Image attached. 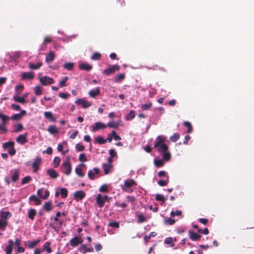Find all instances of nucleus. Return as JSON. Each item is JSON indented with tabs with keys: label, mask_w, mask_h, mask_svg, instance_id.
<instances>
[{
	"label": "nucleus",
	"mask_w": 254,
	"mask_h": 254,
	"mask_svg": "<svg viewBox=\"0 0 254 254\" xmlns=\"http://www.w3.org/2000/svg\"><path fill=\"white\" fill-rule=\"evenodd\" d=\"M14 142L12 141H9L6 142H5L2 144V147L4 149H10L12 147H14Z\"/></svg>",
	"instance_id": "2f4dec72"
},
{
	"label": "nucleus",
	"mask_w": 254,
	"mask_h": 254,
	"mask_svg": "<svg viewBox=\"0 0 254 254\" xmlns=\"http://www.w3.org/2000/svg\"><path fill=\"white\" fill-rule=\"evenodd\" d=\"M10 173L11 175V180L12 182H16L19 179L20 174L19 171L16 169H12L10 171Z\"/></svg>",
	"instance_id": "9d476101"
},
{
	"label": "nucleus",
	"mask_w": 254,
	"mask_h": 254,
	"mask_svg": "<svg viewBox=\"0 0 254 254\" xmlns=\"http://www.w3.org/2000/svg\"><path fill=\"white\" fill-rule=\"evenodd\" d=\"M82 240L81 238L78 237H75L71 239L70 242V245L73 247L77 246L79 244L82 243Z\"/></svg>",
	"instance_id": "2eb2a0df"
},
{
	"label": "nucleus",
	"mask_w": 254,
	"mask_h": 254,
	"mask_svg": "<svg viewBox=\"0 0 254 254\" xmlns=\"http://www.w3.org/2000/svg\"><path fill=\"white\" fill-rule=\"evenodd\" d=\"M173 239L171 237H168L166 238L165 240V243L166 244H170L171 247H173L175 246V244L172 243Z\"/></svg>",
	"instance_id": "49530a36"
},
{
	"label": "nucleus",
	"mask_w": 254,
	"mask_h": 254,
	"mask_svg": "<svg viewBox=\"0 0 254 254\" xmlns=\"http://www.w3.org/2000/svg\"><path fill=\"white\" fill-rule=\"evenodd\" d=\"M44 117L45 118L50 120L52 122H56V119L53 117V114L51 112H45Z\"/></svg>",
	"instance_id": "c756f323"
},
{
	"label": "nucleus",
	"mask_w": 254,
	"mask_h": 254,
	"mask_svg": "<svg viewBox=\"0 0 254 254\" xmlns=\"http://www.w3.org/2000/svg\"><path fill=\"white\" fill-rule=\"evenodd\" d=\"M103 169L105 174H108L111 172L112 165L110 164H103Z\"/></svg>",
	"instance_id": "b1692460"
},
{
	"label": "nucleus",
	"mask_w": 254,
	"mask_h": 254,
	"mask_svg": "<svg viewBox=\"0 0 254 254\" xmlns=\"http://www.w3.org/2000/svg\"><path fill=\"white\" fill-rule=\"evenodd\" d=\"M9 117L4 114H3L0 112V119L1 121V124L6 125L8 121L9 120Z\"/></svg>",
	"instance_id": "cd10ccee"
},
{
	"label": "nucleus",
	"mask_w": 254,
	"mask_h": 254,
	"mask_svg": "<svg viewBox=\"0 0 254 254\" xmlns=\"http://www.w3.org/2000/svg\"><path fill=\"white\" fill-rule=\"evenodd\" d=\"M106 127V125L102 122H98L96 123L95 125L92 127V131L95 132L100 129L105 128Z\"/></svg>",
	"instance_id": "1a4fd4ad"
},
{
	"label": "nucleus",
	"mask_w": 254,
	"mask_h": 254,
	"mask_svg": "<svg viewBox=\"0 0 254 254\" xmlns=\"http://www.w3.org/2000/svg\"><path fill=\"white\" fill-rule=\"evenodd\" d=\"M101 55L99 53H94L91 57V59L93 60H98L100 59Z\"/></svg>",
	"instance_id": "bf43d9fd"
},
{
	"label": "nucleus",
	"mask_w": 254,
	"mask_h": 254,
	"mask_svg": "<svg viewBox=\"0 0 254 254\" xmlns=\"http://www.w3.org/2000/svg\"><path fill=\"white\" fill-rule=\"evenodd\" d=\"M27 133L20 134L16 138V140L18 143L20 144H23L27 141Z\"/></svg>",
	"instance_id": "9b49d317"
},
{
	"label": "nucleus",
	"mask_w": 254,
	"mask_h": 254,
	"mask_svg": "<svg viewBox=\"0 0 254 254\" xmlns=\"http://www.w3.org/2000/svg\"><path fill=\"white\" fill-rule=\"evenodd\" d=\"M74 65V64L73 63H66L64 64L63 66L64 68L68 70H71L72 69Z\"/></svg>",
	"instance_id": "c9c22d12"
},
{
	"label": "nucleus",
	"mask_w": 254,
	"mask_h": 254,
	"mask_svg": "<svg viewBox=\"0 0 254 254\" xmlns=\"http://www.w3.org/2000/svg\"><path fill=\"white\" fill-rule=\"evenodd\" d=\"M99 172V170L97 168H94L93 170H90L88 173V177L90 179H93L95 174H97Z\"/></svg>",
	"instance_id": "a878e982"
},
{
	"label": "nucleus",
	"mask_w": 254,
	"mask_h": 254,
	"mask_svg": "<svg viewBox=\"0 0 254 254\" xmlns=\"http://www.w3.org/2000/svg\"><path fill=\"white\" fill-rule=\"evenodd\" d=\"M55 59V54L53 52H50L49 54L46 57L45 61L47 63H51Z\"/></svg>",
	"instance_id": "7c9ffc66"
},
{
	"label": "nucleus",
	"mask_w": 254,
	"mask_h": 254,
	"mask_svg": "<svg viewBox=\"0 0 254 254\" xmlns=\"http://www.w3.org/2000/svg\"><path fill=\"white\" fill-rule=\"evenodd\" d=\"M40 240H36L33 241H28L25 242V245L28 247L29 248H33L35 246H36L39 242Z\"/></svg>",
	"instance_id": "5701e85b"
},
{
	"label": "nucleus",
	"mask_w": 254,
	"mask_h": 254,
	"mask_svg": "<svg viewBox=\"0 0 254 254\" xmlns=\"http://www.w3.org/2000/svg\"><path fill=\"white\" fill-rule=\"evenodd\" d=\"M78 66L80 69L86 71H89L92 68V66L87 63H80Z\"/></svg>",
	"instance_id": "4468645a"
},
{
	"label": "nucleus",
	"mask_w": 254,
	"mask_h": 254,
	"mask_svg": "<svg viewBox=\"0 0 254 254\" xmlns=\"http://www.w3.org/2000/svg\"><path fill=\"white\" fill-rule=\"evenodd\" d=\"M68 79V77L67 76L64 77L59 83L60 86L61 87L65 86L66 85V82Z\"/></svg>",
	"instance_id": "ea45409f"
},
{
	"label": "nucleus",
	"mask_w": 254,
	"mask_h": 254,
	"mask_svg": "<svg viewBox=\"0 0 254 254\" xmlns=\"http://www.w3.org/2000/svg\"><path fill=\"white\" fill-rule=\"evenodd\" d=\"M155 199L157 201H160L163 202H164L166 200V198L163 195L160 194H156Z\"/></svg>",
	"instance_id": "4c0bfd02"
},
{
	"label": "nucleus",
	"mask_w": 254,
	"mask_h": 254,
	"mask_svg": "<svg viewBox=\"0 0 254 254\" xmlns=\"http://www.w3.org/2000/svg\"><path fill=\"white\" fill-rule=\"evenodd\" d=\"M135 116V112L133 110H130L129 113L127 116V119H133Z\"/></svg>",
	"instance_id": "69168bd1"
},
{
	"label": "nucleus",
	"mask_w": 254,
	"mask_h": 254,
	"mask_svg": "<svg viewBox=\"0 0 254 254\" xmlns=\"http://www.w3.org/2000/svg\"><path fill=\"white\" fill-rule=\"evenodd\" d=\"M75 148L77 149V150L79 151H83L84 149V146L79 143L76 144Z\"/></svg>",
	"instance_id": "0e129e2a"
},
{
	"label": "nucleus",
	"mask_w": 254,
	"mask_h": 254,
	"mask_svg": "<svg viewBox=\"0 0 254 254\" xmlns=\"http://www.w3.org/2000/svg\"><path fill=\"white\" fill-rule=\"evenodd\" d=\"M42 159L40 157H37L32 163V167L34 169V172H36L39 169V166L41 164Z\"/></svg>",
	"instance_id": "ddd939ff"
},
{
	"label": "nucleus",
	"mask_w": 254,
	"mask_h": 254,
	"mask_svg": "<svg viewBox=\"0 0 254 254\" xmlns=\"http://www.w3.org/2000/svg\"><path fill=\"white\" fill-rule=\"evenodd\" d=\"M61 194L63 198H65L66 197L67 194V190L65 188L61 189Z\"/></svg>",
	"instance_id": "4d7b16f0"
},
{
	"label": "nucleus",
	"mask_w": 254,
	"mask_h": 254,
	"mask_svg": "<svg viewBox=\"0 0 254 254\" xmlns=\"http://www.w3.org/2000/svg\"><path fill=\"white\" fill-rule=\"evenodd\" d=\"M166 137L164 135H159L154 141V148L157 149L159 152H163L168 150V146L165 144Z\"/></svg>",
	"instance_id": "f257e3e1"
},
{
	"label": "nucleus",
	"mask_w": 254,
	"mask_h": 254,
	"mask_svg": "<svg viewBox=\"0 0 254 254\" xmlns=\"http://www.w3.org/2000/svg\"><path fill=\"white\" fill-rule=\"evenodd\" d=\"M59 96L63 99H66L68 96H69V94L64 93H60L59 94Z\"/></svg>",
	"instance_id": "774afa93"
},
{
	"label": "nucleus",
	"mask_w": 254,
	"mask_h": 254,
	"mask_svg": "<svg viewBox=\"0 0 254 254\" xmlns=\"http://www.w3.org/2000/svg\"><path fill=\"white\" fill-rule=\"evenodd\" d=\"M119 126V123L115 122H111L108 123L107 126L110 127L117 128Z\"/></svg>",
	"instance_id": "5fc2aeb1"
},
{
	"label": "nucleus",
	"mask_w": 254,
	"mask_h": 254,
	"mask_svg": "<svg viewBox=\"0 0 254 254\" xmlns=\"http://www.w3.org/2000/svg\"><path fill=\"white\" fill-rule=\"evenodd\" d=\"M61 167L63 172L66 175H69L71 172V166L69 160L64 161L62 164Z\"/></svg>",
	"instance_id": "7ed1b4c3"
},
{
	"label": "nucleus",
	"mask_w": 254,
	"mask_h": 254,
	"mask_svg": "<svg viewBox=\"0 0 254 254\" xmlns=\"http://www.w3.org/2000/svg\"><path fill=\"white\" fill-rule=\"evenodd\" d=\"M31 180V178L30 176H26L23 178L21 181V184L24 185L25 184L29 183Z\"/></svg>",
	"instance_id": "3c124183"
},
{
	"label": "nucleus",
	"mask_w": 254,
	"mask_h": 254,
	"mask_svg": "<svg viewBox=\"0 0 254 254\" xmlns=\"http://www.w3.org/2000/svg\"><path fill=\"white\" fill-rule=\"evenodd\" d=\"M179 137L180 135L179 133H175L170 137V139L173 142H175L179 139Z\"/></svg>",
	"instance_id": "603ef678"
},
{
	"label": "nucleus",
	"mask_w": 254,
	"mask_h": 254,
	"mask_svg": "<svg viewBox=\"0 0 254 254\" xmlns=\"http://www.w3.org/2000/svg\"><path fill=\"white\" fill-rule=\"evenodd\" d=\"M50 243L46 242L44 245L43 251H46L48 253L50 254L52 252V249L50 247Z\"/></svg>",
	"instance_id": "f704fd0d"
},
{
	"label": "nucleus",
	"mask_w": 254,
	"mask_h": 254,
	"mask_svg": "<svg viewBox=\"0 0 254 254\" xmlns=\"http://www.w3.org/2000/svg\"><path fill=\"white\" fill-rule=\"evenodd\" d=\"M108 226L118 228L119 227V223L118 222H110L108 224Z\"/></svg>",
	"instance_id": "13d9d810"
},
{
	"label": "nucleus",
	"mask_w": 254,
	"mask_h": 254,
	"mask_svg": "<svg viewBox=\"0 0 254 254\" xmlns=\"http://www.w3.org/2000/svg\"><path fill=\"white\" fill-rule=\"evenodd\" d=\"M7 225V221L1 219H0V229H3Z\"/></svg>",
	"instance_id": "6e6d98bb"
},
{
	"label": "nucleus",
	"mask_w": 254,
	"mask_h": 254,
	"mask_svg": "<svg viewBox=\"0 0 254 254\" xmlns=\"http://www.w3.org/2000/svg\"><path fill=\"white\" fill-rule=\"evenodd\" d=\"M96 143L102 144L105 143V140L101 136H98L95 139Z\"/></svg>",
	"instance_id": "58836bf2"
},
{
	"label": "nucleus",
	"mask_w": 254,
	"mask_h": 254,
	"mask_svg": "<svg viewBox=\"0 0 254 254\" xmlns=\"http://www.w3.org/2000/svg\"><path fill=\"white\" fill-rule=\"evenodd\" d=\"M136 185L135 182L132 179H127L125 181L123 185L121 186L122 189L128 193L133 191L132 187Z\"/></svg>",
	"instance_id": "f03ea898"
},
{
	"label": "nucleus",
	"mask_w": 254,
	"mask_h": 254,
	"mask_svg": "<svg viewBox=\"0 0 254 254\" xmlns=\"http://www.w3.org/2000/svg\"><path fill=\"white\" fill-rule=\"evenodd\" d=\"M137 218H138L137 222L138 223H142V222H145L146 220V217H145L142 214H138L137 215Z\"/></svg>",
	"instance_id": "09e8293b"
},
{
	"label": "nucleus",
	"mask_w": 254,
	"mask_h": 254,
	"mask_svg": "<svg viewBox=\"0 0 254 254\" xmlns=\"http://www.w3.org/2000/svg\"><path fill=\"white\" fill-rule=\"evenodd\" d=\"M85 164H81L79 165V167H76L75 169V172L77 175L80 177H82L84 176V174L82 171V169L80 167H85Z\"/></svg>",
	"instance_id": "c85d7f7f"
},
{
	"label": "nucleus",
	"mask_w": 254,
	"mask_h": 254,
	"mask_svg": "<svg viewBox=\"0 0 254 254\" xmlns=\"http://www.w3.org/2000/svg\"><path fill=\"white\" fill-rule=\"evenodd\" d=\"M60 161H61V159L60 157H56L54 158V164L55 167H57L59 165Z\"/></svg>",
	"instance_id": "680f3d73"
},
{
	"label": "nucleus",
	"mask_w": 254,
	"mask_h": 254,
	"mask_svg": "<svg viewBox=\"0 0 254 254\" xmlns=\"http://www.w3.org/2000/svg\"><path fill=\"white\" fill-rule=\"evenodd\" d=\"M190 238L192 241H196L199 239L200 236L192 231H189Z\"/></svg>",
	"instance_id": "bb28decb"
},
{
	"label": "nucleus",
	"mask_w": 254,
	"mask_h": 254,
	"mask_svg": "<svg viewBox=\"0 0 254 254\" xmlns=\"http://www.w3.org/2000/svg\"><path fill=\"white\" fill-rule=\"evenodd\" d=\"M111 135H112L113 137L115 140H120L121 139V137L119 135H117L115 131H113L111 132Z\"/></svg>",
	"instance_id": "e2e57ef3"
},
{
	"label": "nucleus",
	"mask_w": 254,
	"mask_h": 254,
	"mask_svg": "<svg viewBox=\"0 0 254 254\" xmlns=\"http://www.w3.org/2000/svg\"><path fill=\"white\" fill-rule=\"evenodd\" d=\"M0 213L1 219L6 221L11 216V214L9 211L1 210Z\"/></svg>",
	"instance_id": "aec40b11"
},
{
	"label": "nucleus",
	"mask_w": 254,
	"mask_h": 254,
	"mask_svg": "<svg viewBox=\"0 0 254 254\" xmlns=\"http://www.w3.org/2000/svg\"><path fill=\"white\" fill-rule=\"evenodd\" d=\"M107 195L103 196L101 194H98L96 197V202L100 207H102L105 204V201L108 199Z\"/></svg>",
	"instance_id": "39448f33"
},
{
	"label": "nucleus",
	"mask_w": 254,
	"mask_h": 254,
	"mask_svg": "<svg viewBox=\"0 0 254 254\" xmlns=\"http://www.w3.org/2000/svg\"><path fill=\"white\" fill-rule=\"evenodd\" d=\"M163 152V159L166 161H168L170 159V157H171L170 153L168 151H167V150L166 151Z\"/></svg>",
	"instance_id": "c03bdc74"
},
{
	"label": "nucleus",
	"mask_w": 254,
	"mask_h": 254,
	"mask_svg": "<svg viewBox=\"0 0 254 254\" xmlns=\"http://www.w3.org/2000/svg\"><path fill=\"white\" fill-rule=\"evenodd\" d=\"M34 90L36 95H40L42 94V90L41 87L40 86H36V87H35Z\"/></svg>",
	"instance_id": "864d4df0"
},
{
	"label": "nucleus",
	"mask_w": 254,
	"mask_h": 254,
	"mask_svg": "<svg viewBox=\"0 0 254 254\" xmlns=\"http://www.w3.org/2000/svg\"><path fill=\"white\" fill-rule=\"evenodd\" d=\"M42 65V63L40 62H38L36 64L32 63L28 64V67L31 69H37L39 68Z\"/></svg>",
	"instance_id": "393cba45"
},
{
	"label": "nucleus",
	"mask_w": 254,
	"mask_h": 254,
	"mask_svg": "<svg viewBox=\"0 0 254 254\" xmlns=\"http://www.w3.org/2000/svg\"><path fill=\"white\" fill-rule=\"evenodd\" d=\"M125 78V74L123 73H121L118 74L114 78V80L115 82H119L121 81Z\"/></svg>",
	"instance_id": "79ce46f5"
},
{
	"label": "nucleus",
	"mask_w": 254,
	"mask_h": 254,
	"mask_svg": "<svg viewBox=\"0 0 254 254\" xmlns=\"http://www.w3.org/2000/svg\"><path fill=\"white\" fill-rule=\"evenodd\" d=\"M43 207L45 210H46L47 211H50L52 208L51 202H50V201L46 202L44 204Z\"/></svg>",
	"instance_id": "a18cd8bd"
},
{
	"label": "nucleus",
	"mask_w": 254,
	"mask_h": 254,
	"mask_svg": "<svg viewBox=\"0 0 254 254\" xmlns=\"http://www.w3.org/2000/svg\"><path fill=\"white\" fill-rule=\"evenodd\" d=\"M29 199L35 202L36 204L39 205L41 203L40 200L37 198L35 195H33L30 197Z\"/></svg>",
	"instance_id": "37998d69"
},
{
	"label": "nucleus",
	"mask_w": 254,
	"mask_h": 254,
	"mask_svg": "<svg viewBox=\"0 0 254 254\" xmlns=\"http://www.w3.org/2000/svg\"><path fill=\"white\" fill-rule=\"evenodd\" d=\"M152 103L151 102H149L146 104L141 105L140 108L142 110H147L152 107Z\"/></svg>",
	"instance_id": "72a5a7b5"
},
{
	"label": "nucleus",
	"mask_w": 254,
	"mask_h": 254,
	"mask_svg": "<svg viewBox=\"0 0 254 254\" xmlns=\"http://www.w3.org/2000/svg\"><path fill=\"white\" fill-rule=\"evenodd\" d=\"M184 126L187 127L188 128V130H187V132L190 133L192 131V127H191V125L190 123L189 122L186 121L184 123Z\"/></svg>",
	"instance_id": "8fccbe9b"
},
{
	"label": "nucleus",
	"mask_w": 254,
	"mask_h": 254,
	"mask_svg": "<svg viewBox=\"0 0 254 254\" xmlns=\"http://www.w3.org/2000/svg\"><path fill=\"white\" fill-rule=\"evenodd\" d=\"M79 251L82 254H85L87 252H93V248L91 247H88L86 245H82L79 248Z\"/></svg>",
	"instance_id": "f3484780"
},
{
	"label": "nucleus",
	"mask_w": 254,
	"mask_h": 254,
	"mask_svg": "<svg viewBox=\"0 0 254 254\" xmlns=\"http://www.w3.org/2000/svg\"><path fill=\"white\" fill-rule=\"evenodd\" d=\"M75 103L77 105H80L83 108H87L90 107L92 103L88 101L84 98H80L76 100Z\"/></svg>",
	"instance_id": "20e7f679"
},
{
	"label": "nucleus",
	"mask_w": 254,
	"mask_h": 254,
	"mask_svg": "<svg viewBox=\"0 0 254 254\" xmlns=\"http://www.w3.org/2000/svg\"><path fill=\"white\" fill-rule=\"evenodd\" d=\"M168 180H160L158 182V184L160 186H165L168 184Z\"/></svg>",
	"instance_id": "338daca9"
},
{
	"label": "nucleus",
	"mask_w": 254,
	"mask_h": 254,
	"mask_svg": "<svg viewBox=\"0 0 254 254\" xmlns=\"http://www.w3.org/2000/svg\"><path fill=\"white\" fill-rule=\"evenodd\" d=\"M85 195V192L82 190L77 191L74 193V197L77 200H81L82 199Z\"/></svg>",
	"instance_id": "a211bd4d"
},
{
	"label": "nucleus",
	"mask_w": 254,
	"mask_h": 254,
	"mask_svg": "<svg viewBox=\"0 0 254 254\" xmlns=\"http://www.w3.org/2000/svg\"><path fill=\"white\" fill-rule=\"evenodd\" d=\"M38 195L43 199H47L49 196V191L47 190L41 189L37 191Z\"/></svg>",
	"instance_id": "6e6552de"
},
{
	"label": "nucleus",
	"mask_w": 254,
	"mask_h": 254,
	"mask_svg": "<svg viewBox=\"0 0 254 254\" xmlns=\"http://www.w3.org/2000/svg\"><path fill=\"white\" fill-rule=\"evenodd\" d=\"M154 163L155 165L157 167H160L164 165V161L162 160L155 159Z\"/></svg>",
	"instance_id": "a19ab883"
},
{
	"label": "nucleus",
	"mask_w": 254,
	"mask_h": 254,
	"mask_svg": "<svg viewBox=\"0 0 254 254\" xmlns=\"http://www.w3.org/2000/svg\"><path fill=\"white\" fill-rule=\"evenodd\" d=\"M100 94V89L98 87L95 88L89 91V95L90 97L95 98Z\"/></svg>",
	"instance_id": "412c9836"
},
{
	"label": "nucleus",
	"mask_w": 254,
	"mask_h": 254,
	"mask_svg": "<svg viewBox=\"0 0 254 254\" xmlns=\"http://www.w3.org/2000/svg\"><path fill=\"white\" fill-rule=\"evenodd\" d=\"M79 160L81 162H84L87 161V158L84 153H82L79 155Z\"/></svg>",
	"instance_id": "052dcab7"
},
{
	"label": "nucleus",
	"mask_w": 254,
	"mask_h": 254,
	"mask_svg": "<svg viewBox=\"0 0 254 254\" xmlns=\"http://www.w3.org/2000/svg\"><path fill=\"white\" fill-rule=\"evenodd\" d=\"M47 174L52 179H56L58 176V173L53 169H50L47 170Z\"/></svg>",
	"instance_id": "6ab92c4d"
},
{
	"label": "nucleus",
	"mask_w": 254,
	"mask_h": 254,
	"mask_svg": "<svg viewBox=\"0 0 254 254\" xmlns=\"http://www.w3.org/2000/svg\"><path fill=\"white\" fill-rule=\"evenodd\" d=\"M23 129V126L21 124H18L14 126V131L19 132Z\"/></svg>",
	"instance_id": "de8ad7c7"
},
{
	"label": "nucleus",
	"mask_w": 254,
	"mask_h": 254,
	"mask_svg": "<svg viewBox=\"0 0 254 254\" xmlns=\"http://www.w3.org/2000/svg\"><path fill=\"white\" fill-rule=\"evenodd\" d=\"M20 94V91H15V95H14L13 98V100L17 102L20 103H24L26 102L25 99H24L22 96L20 97L19 95Z\"/></svg>",
	"instance_id": "f8f14e48"
},
{
	"label": "nucleus",
	"mask_w": 254,
	"mask_h": 254,
	"mask_svg": "<svg viewBox=\"0 0 254 254\" xmlns=\"http://www.w3.org/2000/svg\"><path fill=\"white\" fill-rule=\"evenodd\" d=\"M13 245V241L11 240H9L8 241V245L5 248L6 254H11Z\"/></svg>",
	"instance_id": "4be33fe9"
},
{
	"label": "nucleus",
	"mask_w": 254,
	"mask_h": 254,
	"mask_svg": "<svg viewBox=\"0 0 254 254\" xmlns=\"http://www.w3.org/2000/svg\"><path fill=\"white\" fill-rule=\"evenodd\" d=\"M39 80L42 85L44 86L52 84L54 83V79L47 76H44L39 78Z\"/></svg>",
	"instance_id": "423d86ee"
},
{
	"label": "nucleus",
	"mask_w": 254,
	"mask_h": 254,
	"mask_svg": "<svg viewBox=\"0 0 254 254\" xmlns=\"http://www.w3.org/2000/svg\"><path fill=\"white\" fill-rule=\"evenodd\" d=\"M120 69V66L117 64L114 65L112 66H110L108 68L104 70L103 73L109 75L111 74L115 73L116 71Z\"/></svg>",
	"instance_id": "0eeeda50"
},
{
	"label": "nucleus",
	"mask_w": 254,
	"mask_h": 254,
	"mask_svg": "<svg viewBox=\"0 0 254 254\" xmlns=\"http://www.w3.org/2000/svg\"><path fill=\"white\" fill-rule=\"evenodd\" d=\"M36 215V211L34 209H29L28 211V217L31 220H33L34 219L35 216Z\"/></svg>",
	"instance_id": "e433bc0d"
},
{
	"label": "nucleus",
	"mask_w": 254,
	"mask_h": 254,
	"mask_svg": "<svg viewBox=\"0 0 254 254\" xmlns=\"http://www.w3.org/2000/svg\"><path fill=\"white\" fill-rule=\"evenodd\" d=\"M21 77L23 79H32L34 77V73L32 71L21 73Z\"/></svg>",
	"instance_id": "dca6fc26"
},
{
	"label": "nucleus",
	"mask_w": 254,
	"mask_h": 254,
	"mask_svg": "<svg viewBox=\"0 0 254 254\" xmlns=\"http://www.w3.org/2000/svg\"><path fill=\"white\" fill-rule=\"evenodd\" d=\"M48 131L51 134H55V133H56L58 132L59 129L55 126H50L48 127Z\"/></svg>",
	"instance_id": "473e14b6"
}]
</instances>
